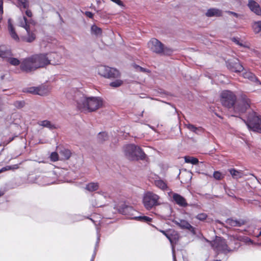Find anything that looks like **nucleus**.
Returning <instances> with one entry per match:
<instances>
[{
	"label": "nucleus",
	"instance_id": "nucleus-1",
	"mask_svg": "<svg viewBox=\"0 0 261 261\" xmlns=\"http://www.w3.org/2000/svg\"><path fill=\"white\" fill-rule=\"evenodd\" d=\"M220 100L223 106L232 109L235 113L239 115L245 113L251 105V100L245 93H240L238 99L235 93L230 90L222 91Z\"/></svg>",
	"mask_w": 261,
	"mask_h": 261
},
{
	"label": "nucleus",
	"instance_id": "nucleus-2",
	"mask_svg": "<svg viewBox=\"0 0 261 261\" xmlns=\"http://www.w3.org/2000/svg\"><path fill=\"white\" fill-rule=\"evenodd\" d=\"M74 100L76 102L77 108L81 111L88 110L93 112L102 107L103 100L100 97H87L79 91L74 93Z\"/></svg>",
	"mask_w": 261,
	"mask_h": 261
},
{
	"label": "nucleus",
	"instance_id": "nucleus-3",
	"mask_svg": "<svg viewBox=\"0 0 261 261\" xmlns=\"http://www.w3.org/2000/svg\"><path fill=\"white\" fill-rule=\"evenodd\" d=\"M123 151L125 156L130 161L144 160L146 155L139 146L134 144H128L124 146Z\"/></svg>",
	"mask_w": 261,
	"mask_h": 261
},
{
	"label": "nucleus",
	"instance_id": "nucleus-4",
	"mask_svg": "<svg viewBox=\"0 0 261 261\" xmlns=\"http://www.w3.org/2000/svg\"><path fill=\"white\" fill-rule=\"evenodd\" d=\"M244 121L250 130L261 133V116L256 112H249Z\"/></svg>",
	"mask_w": 261,
	"mask_h": 261
},
{
	"label": "nucleus",
	"instance_id": "nucleus-5",
	"mask_svg": "<svg viewBox=\"0 0 261 261\" xmlns=\"http://www.w3.org/2000/svg\"><path fill=\"white\" fill-rule=\"evenodd\" d=\"M142 202L147 210H151L161 204V197L153 192L147 191L143 195Z\"/></svg>",
	"mask_w": 261,
	"mask_h": 261
},
{
	"label": "nucleus",
	"instance_id": "nucleus-6",
	"mask_svg": "<svg viewBox=\"0 0 261 261\" xmlns=\"http://www.w3.org/2000/svg\"><path fill=\"white\" fill-rule=\"evenodd\" d=\"M148 45L153 52L158 54L170 55L173 52L172 49L165 47L164 44L155 38L151 39L148 43Z\"/></svg>",
	"mask_w": 261,
	"mask_h": 261
},
{
	"label": "nucleus",
	"instance_id": "nucleus-7",
	"mask_svg": "<svg viewBox=\"0 0 261 261\" xmlns=\"http://www.w3.org/2000/svg\"><path fill=\"white\" fill-rule=\"evenodd\" d=\"M210 242L213 250L218 254L227 253L231 251L227 244L225 239L222 237L216 236L215 239Z\"/></svg>",
	"mask_w": 261,
	"mask_h": 261
},
{
	"label": "nucleus",
	"instance_id": "nucleus-8",
	"mask_svg": "<svg viewBox=\"0 0 261 261\" xmlns=\"http://www.w3.org/2000/svg\"><path fill=\"white\" fill-rule=\"evenodd\" d=\"M36 69L45 67L49 65V61L46 54H35L32 56Z\"/></svg>",
	"mask_w": 261,
	"mask_h": 261
},
{
	"label": "nucleus",
	"instance_id": "nucleus-9",
	"mask_svg": "<svg viewBox=\"0 0 261 261\" xmlns=\"http://www.w3.org/2000/svg\"><path fill=\"white\" fill-rule=\"evenodd\" d=\"M21 71L29 73L36 70L32 56L23 59L20 65Z\"/></svg>",
	"mask_w": 261,
	"mask_h": 261
},
{
	"label": "nucleus",
	"instance_id": "nucleus-10",
	"mask_svg": "<svg viewBox=\"0 0 261 261\" xmlns=\"http://www.w3.org/2000/svg\"><path fill=\"white\" fill-rule=\"evenodd\" d=\"M23 92L31 93L33 94L43 96L48 93L47 88L44 85H41L38 87H31L24 89Z\"/></svg>",
	"mask_w": 261,
	"mask_h": 261
},
{
	"label": "nucleus",
	"instance_id": "nucleus-11",
	"mask_svg": "<svg viewBox=\"0 0 261 261\" xmlns=\"http://www.w3.org/2000/svg\"><path fill=\"white\" fill-rule=\"evenodd\" d=\"M227 67L230 71L235 72H241L244 70L243 66L238 59L228 60L227 62Z\"/></svg>",
	"mask_w": 261,
	"mask_h": 261
},
{
	"label": "nucleus",
	"instance_id": "nucleus-12",
	"mask_svg": "<svg viewBox=\"0 0 261 261\" xmlns=\"http://www.w3.org/2000/svg\"><path fill=\"white\" fill-rule=\"evenodd\" d=\"M174 223L180 228L189 230L195 233V228L193 227L187 221L182 219L175 220Z\"/></svg>",
	"mask_w": 261,
	"mask_h": 261
},
{
	"label": "nucleus",
	"instance_id": "nucleus-13",
	"mask_svg": "<svg viewBox=\"0 0 261 261\" xmlns=\"http://www.w3.org/2000/svg\"><path fill=\"white\" fill-rule=\"evenodd\" d=\"M226 223L231 227H241L246 224L247 221L245 219H234L232 218H228L225 221Z\"/></svg>",
	"mask_w": 261,
	"mask_h": 261
},
{
	"label": "nucleus",
	"instance_id": "nucleus-14",
	"mask_svg": "<svg viewBox=\"0 0 261 261\" xmlns=\"http://www.w3.org/2000/svg\"><path fill=\"white\" fill-rule=\"evenodd\" d=\"M172 198L174 202L181 207H185L188 205L186 199L179 194L173 193Z\"/></svg>",
	"mask_w": 261,
	"mask_h": 261
},
{
	"label": "nucleus",
	"instance_id": "nucleus-15",
	"mask_svg": "<svg viewBox=\"0 0 261 261\" xmlns=\"http://www.w3.org/2000/svg\"><path fill=\"white\" fill-rule=\"evenodd\" d=\"M8 30L11 38L16 42H19L20 38L15 31L11 18L8 20Z\"/></svg>",
	"mask_w": 261,
	"mask_h": 261
},
{
	"label": "nucleus",
	"instance_id": "nucleus-16",
	"mask_svg": "<svg viewBox=\"0 0 261 261\" xmlns=\"http://www.w3.org/2000/svg\"><path fill=\"white\" fill-rule=\"evenodd\" d=\"M26 31L27 35L26 36H21V40L29 43L33 42L36 38L34 31H31L30 28L29 29V30H27Z\"/></svg>",
	"mask_w": 261,
	"mask_h": 261
},
{
	"label": "nucleus",
	"instance_id": "nucleus-17",
	"mask_svg": "<svg viewBox=\"0 0 261 261\" xmlns=\"http://www.w3.org/2000/svg\"><path fill=\"white\" fill-rule=\"evenodd\" d=\"M248 6L250 9L257 15H261V9L259 5L253 0H249Z\"/></svg>",
	"mask_w": 261,
	"mask_h": 261
},
{
	"label": "nucleus",
	"instance_id": "nucleus-18",
	"mask_svg": "<svg viewBox=\"0 0 261 261\" xmlns=\"http://www.w3.org/2000/svg\"><path fill=\"white\" fill-rule=\"evenodd\" d=\"M46 54L47 55V58L48 59V60H50L49 64H58L60 56L57 53H50Z\"/></svg>",
	"mask_w": 261,
	"mask_h": 261
},
{
	"label": "nucleus",
	"instance_id": "nucleus-19",
	"mask_svg": "<svg viewBox=\"0 0 261 261\" xmlns=\"http://www.w3.org/2000/svg\"><path fill=\"white\" fill-rule=\"evenodd\" d=\"M107 75L106 78L116 79L120 76V74L119 71L116 69L109 67Z\"/></svg>",
	"mask_w": 261,
	"mask_h": 261
},
{
	"label": "nucleus",
	"instance_id": "nucleus-20",
	"mask_svg": "<svg viewBox=\"0 0 261 261\" xmlns=\"http://www.w3.org/2000/svg\"><path fill=\"white\" fill-rule=\"evenodd\" d=\"M228 171L234 179L241 178L244 175V172L242 170H237L234 168H231L229 169Z\"/></svg>",
	"mask_w": 261,
	"mask_h": 261
},
{
	"label": "nucleus",
	"instance_id": "nucleus-21",
	"mask_svg": "<svg viewBox=\"0 0 261 261\" xmlns=\"http://www.w3.org/2000/svg\"><path fill=\"white\" fill-rule=\"evenodd\" d=\"M205 15L207 17L220 16L222 15V12L220 10L215 8H211L208 9Z\"/></svg>",
	"mask_w": 261,
	"mask_h": 261
},
{
	"label": "nucleus",
	"instance_id": "nucleus-22",
	"mask_svg": "<svg viewBox=\"0 0 261 261\" xmlns=\"http://www.w3.org/2000/svg\"><path fill=\"white\" fill-rule=\"evenodd\" d=\"M133 211V208L132 206L126 205L124 204L120 206L119 208V212L125 215H129Z\"/></svg>",
	"mask_w": 261,
	"mask_h": 261
},
{
	"label": "nucleus",
	"instance_id": "nucleus-23",
	"mask_svg": "<svg viewBox=\"0 0 261 261\" xmlns=\"http://www.w3.org/2000/svg\"><path fill=\"white\" fill-rule=\"evenodd\" d=\"M99 187V185L98 182H91L86 185L85 189L92 192L97 191Z\"/></svg>",
	"mask_w": 261,
	"mask_h": 261
},
{
	"label": "nucleus",
	"instance_id": "nucleus-24",
	"mask_svg": "<svg viewBox=\"0 0 261 261\" xmlns=\"http://www.w3.org/2000/svg\"><path fill=\"white\" fill-rule=\"evenodd\" d=\"M187 127L190 130L196 134H199L200 133H203L204 132V129L202 127H196L192 124H187Z\"/></svg>",
	"mask_w": 261,
	"mask_h": 261
},
{
	"label": "nucleus",
	"instance_id": "nucleus-25",
	"mask_svg": "<svg viewBox=\"0 0 261 261\" xmlns=\"http://www.w3.org/2000/svg\"><path fill=\"white\" fill-rule=\"evenodd\" d=\"M19 26L25 29V30H28L30 28V23L28 19L25 16L19 18Z\"/></svg>",
	"mask_w": 261,
	"mask_h": 261
},
{
	"label": "nucleus",
	"instance_id": "nucleus-26",
	"mask_svg": "<svg viewBox=\"0 0 261 261\" xmlns=\"http://www.w3.org/2000/svg\"><path fill=\"white\" fill-rule=\"evenodd\" d=\"M154 184L158 188L163 191L167 190L168 189L166 182L162 179L155 180Z\"/></svg>",
	"mask_w": 261,
	"mask_h": 261
},
{
	"label": "nucleus",
	"instance_id": "nucleus-27",
	"mask_svg": "<svg viewBox=\"0 0 261 261\" xmlns=\"http://www.w3.org/2000/svg\"><path fill=\"white\" fill-rule=\"evenodd\" d=\"M12 53L10 49L3 50L0 47V57L3 59H6L7 60L9 57L12 56Z\"/></svg>",
	"mask_w": 261,
	"mask_h": 261
},
{
	"label": "nucleus",
	"instance_id": "nucleus-28",
	"mask_svg": "<svg viewBox=\"0 0 261 261\" xmlns=\"http://www.w3.org/2000/svg\"><path fill=\"white\" fill-rule=\"evenodd\" d=\"M109 67L106 66H100L98 68V73L99 75L105 77L108 75Z\"/></svg>",
	"mask_w": 261,
	"mask_h": 261
},
{
	"label": "nucleus",
	"instance_id": "nucleus-29",
	"mask_svg": "<svg viewBox=\"0 0 261 261\" xmlns=\"http://www.w3.org/2000/svg\"><path fill=\"white\" fill-rule=\"evenodd\" d=\"M38 124L40 126H43V127H47L49 129H55L56 128V126H55V125L51 124V123L48 121V120H43V121H40L39 122H38Z\"/></svg>",
	"mask_w": 261,
	"mask_h": 261
},
{
	"label": "nucleus",
	"instance_id": "nucleus-30",
	"mask_svg": "<svg viewBox=\"0 0 261 261\" xmlns=\"http://www.w3.org/2000/svg\"><path fill=\"white\" fill-rule=\"evenodd\" d=\"M243 76L245 79H248L251 81L255 82L257 81V79L255 74L250 71H246L243 73Z\"/></svg>",
	"mask_w": 261,
	"mask_h": 261
},
{
	"label": "nucleus",
	"instance_id": "nucleus-31",
	"mask_svg": "<svg viewBox=\"0 0 261 261\" xmlns=\"http://www.w3.org/2000/svg\"><path fill=\"white\" fill-rule=\"evenodd\" d=\"M184 159L186 163H191L193 165H196L199 162L198 159L193 156H185Z\"/></svg>",
	"mask_w": 261,
	"mask_h": 261
},
{
	"label": "nucleus",
	"instance_id": "nucleus-32",
	"mask_svg": "<svg viewBox=\"0 0 261 261\" xmlns=\"http://www.w3.org/2000/svg\"><path fill=\"white\" fill-rule=\"evenodd\" d=\"M98 141L99 143H103L104 141L108 139V134L106 132H101L98 134Z\"/></svg>",
	"mask_w": 261,
	"mask_h": 261
},
{
	"label": "nucleus",
	"instance_id": "nucleus-33",
	"mask_svg": "<svg viewBox=\"0 0 261 261\" xmlns=\"http://www.w3.org/2000/svg\"><path fill=\"white\" fill-rule=\"evenodd\" d=\"M61 155L63 156V159L65 160H68L71 154V151L69 149H64L60 151Z\"/></svg>",
	"mask_w": 261,
	"mask_h": 261
},
{
	"label": "nucleus",
	"instance_id": "nucleus-34",
	"mask_svg": "<svg viewBox=\"0 0 261 261\" xmlns=\"http://www.w3.org/2000/svg\"><path fill=\"white\" fill-rule=\"evenodd\" d=\"M252 28L255 33L261 32V21L254 22L252 25Z\"/></svg>",
	"mask_w": 261,
	"mask_h": 261
},
{
	"label": "nucleus",
	"instance_id": "nucleus-35",
	"mask_svg": "<svg viewBox=\"0 0 261 261\" xmlns=\"http://www.w3.org/2000/svg\"><path fill=\"white\" fill-rule=\"evenodd\" d=\"M11 65L13 66H17L19 64H21V62L20 61L15 58H12L11 57H9L7 60Z\"/></svg>",
	"mask_w": 261,
	"mask_h": 261
},
{
	"label": "nucleus",
	"instance_id": "nucleus-36",
	"mask_svg": "<svg viewBox=\"0 0 261 261\" xmlns=\"http://www.w3.org/2000/svg\"><path fill=\"white\" fill-rule=\"evenodd\" d=\"M91 32L95 35H100L102 34V29L94 24L91 27Z\"/></svg>",
	"mask_w": 261,
	"mask_h": 261
},
{
	"label": "nucleus",
	"instance_id": "nucleus-37",
	"mask_svg": "<svg viewBox=\"0 0 261 261\" xmlns=\"http://www.w3.org/2000/svg\"><path fill=\"white\" fill-rule=\"evenodd\" d=\"M123 84V81L120 80H117L115 81H113L110 84V86L111 87L114 88H117L121 86Z\"/></svg>",
	"mask_w": 261,
	"mask_h": 261
},
{
	"label": "nucleus",
	"instance_id": "nucleus-38",
	"mask_svg": "<svg viewBox=\"0 0 261 261\" xmlns=\"http://www.w3.org/2000/svg\"><path fill=\"white\" fill-rule=\"evenodd\" d=\"M18 4L24 9H28L29 7V0H17Z\"/></svg>",
	"mask_w": 261,
	"mask_h": 261
},
{
	"label": "nucleus",
	"instance_id": "nucleus-39",
	"mask_svg": "<svg viewBox=\"0 0 261 261\" xmlns=\"http://www.w3.org/2000/svg\"><path fill=\"white\" fill-rule=\"evenodd\" d=\"M137 220H139V221H142V222H150L152 221V218L149 217H147V216H139V217H136V218Z\"/></svg>",
	"mask_w": 261,
	"mask_h": 261
},
{
	"label": "nucleus",
	"instance_id": "nucleus-40",
	"mask_svg": "<svg viewBox=\"0 0 261 261\" xmlns=\"http://www.w3.org/2000/svg\"><path fill=\"white\" fill-rule=\"evenodd\" d=\"M159 231L165 236L171 243H173L172 238H173L174 235L172 233H167L166 231L163 230H159Z\"/></svg>",
	"mask_w": 261,
	"mask_h": 261
},
{
	"label": "nucleus",
	"instance_id": "nucleus-41",
	"mask_svg": "<svg viewBox=\"0 0 261 261\" xmlns=\"http://www.w3.org/2000/svg\"><path fill=\"white\" fill-rule=\"evenodd\" d=\"M214 177L217 180H221L224 177V175H223L219 171H215L213 174Z\"/></svg>",
	"mask_w": 261,
	"mask_h": 261
},
{
	"label": "nucleus",
	"instance_id": "nucleus-42",
	"mask_svg": "<svg viewBox=\"0 0 261 261\" xmlns=\"http://www.w3.org/2000/svg\"><path fill=\"white\" fill-rule=\"evenodd\" d=\"M207 218V215L206 213H202L198 214L196 216V218L200 221H203Z\"/></svg>",
	"mask_w": 261,
	"mask_h": 261
},
{
	"label": "nucleus",
	"instance_id": "nucleus-43",
	"mask_svg": "<svg viewBox=\"0 0 261 261\" xmlns=\"http://www.w3.org/2000/svg\"><path fill=\"white\" fill-rule=\"evenodd\" d=\"M50 160L53 162H56L59 160V155L57 152H53L50 155Z\"/></svg>",
	"mask_w": 261,
	"mask_h": 261
},
{
	"label": "nucleus",
	"instance_id": "nucleus-44",
	"mask_svg": "<svg viewBox=\"0 0 261 261\" xmlns=\"http://www.w3.org/2000/svg\"><path fill=\"white\" fill-rule=\"evenodd\" d=\"M134 67L137 70H139L141 72H149V70H148L146 68H144L139 65H135Z\"/></svg>",
	"mask_w": 261,
	"mask_h": 261
},
{
	"label": "nucleus",
	"instance_id": "nucleus-45",
	"mask_svg": "<svg viewBox=\"0 0 261 261\" xmlns=\"http://www.w3.org/2000/svg\"><path fill=\"white\" fill-rule=\"evenodd\" d=\"M3 1L0 0V22L3 19Z\"/></svg>",
	"mask_w": 261,
	"mask_h": 261
},
{
	"label": "nucleus",
	"instance_id": "nucleus-46",
	"mask_svg": "<svg viewBox=\"0 0 261 261\" xmlns=\"http://www.w3.org/2000/svg\"><path fill=\"white\" fill-rule=\"evenodd\" d=\"M25 102L23 101H16L15 103V106L17 108H21L24 106Z\"/></svg>",
	"mask_w": 261,
	"mask_h": 261
},
{
	"label": "nucleus",
	"instance_id": "nucleus-47",
	"mask_svg": "<svg viewBox=\"0 0 261 261\" xmlns=\"http://www.w3.org/2000/svg\"><path fill=\"white\" fill-rule=\"evenodd\" d=\"M16 137H17V136H15L14 137H10L9 138V139L8 140H5L3 142V144H4V145H8V144H9L11 142H12L13 140H14V139L16 138Z\"/></svg>",
	"mask_w": 261,
	"mask_h": 261
},
{
	"label": "nucleus",
	"instance_id": "nucleus-48",
	"mask_svg": "<svg viewBox=\"0 0 261 261\" xmlns=\"http://www.w3.org/2000/svg\"><path fill=\"white\" fill-rule=\"evenodd\" d=\"M85 15L90 18H93V14L90 11H86L85 13Z\"/></svg>",
	"mask_w": 261,
	"mask_h": 261
},
{
	"label": "nucleus",
	"instance_id": "nucleus-49",
	"mask_svg": "<svg viewBox=\"0 0 261 261\" xmlns=\"http://www.w3.org/2000/svg\"><path fill=\"white\" fill-rule=\"evenodd\" d=\"M25 13L26 15L29 17H32V16H33V14L31 10L28 9V8L27 9Z\"/></svg>",
	"mask_w": 261,
	"mask_h": 261
},
{
	"label": "nucleus",
	"instance_id": "nucleus-50",
	"mask_svg": "<svg viewBox=\"0 0 261 261\" xmlns=\"http://www.w3.org/2000/svg\"><path fill=\"white\" fill-rule=\"evenodd\" d=\"M232 41H233L234 43H236L238 45H239L240 46H243V45L242 44V43H240L239 42V40H238V38H233L232 39Z\"/></svg>",
	"mask_w": 261,
	"mask_h": 261
},
{
	"label": "nucleus",
	"instance_id": "nucleus-51",
	"mask_svg": "<svg viewBox=\"0 0 261 261\" xmlns=\"http://www.w3.org/2000/svg\"><path fill=\"white\" fill-rule=\"evenodd\" d=\"M9 170H11L10 166H7L2 168L1 170H0V172L6 171Z\"/></svg>",
	"mask_w": 261,
	"mask_h": 261
},
{
	"label": "nucleus",
	"instance_id": "nucleus-52",
	"mask_svg": "<svg viewBox=\"0 0 261 261\" xmlns=\"http://www.w3.org/2000/svg\"><path fill=\"white\" fill-rule=\"evenodd\" d=\"M11 170H15L19 168V166L18 164H15L12 166H10Z\"/></svg>",
	"mask_w": 261,
	"mask_h": 261
},
{
	"label": "nucleus",
	"instance_id": "nucleus-53",
	"mask_svg": "<svg viewBox=\"0 0 261 261\" xmlns=\"http://www.w3.org/2000/svg\"><path fill=\"white\" fill-rule=\"evenodd\" d=\"M112 2L115 3L116 4H118V5H122V3L120 0H111Z\"/></svg>",
	"mask_w": 261,
	"mask_h": 261
},
{
	"label": "nucleus",
	"instance_id": "nucleus-54",
	"mask_svg": "<svg viewBox=\"0 0 261 261\" xmlns=\"http://www.w3.org/2000/svg\"><path fill=\"white\" fill-rule=\"evenodd\" d=\"M228 13L232 14L233 16H234L236 17H238L239 14L236 12H232V11H228Z\"/></svg>",
	"mask_w": 261,
	"mask_h": 261
},
{
	"label": "nucleus",
	"instance_id": "nucleus-55",
	"mask_svg": "<svg viewBox=\"0 0 261 261\" xmlns=\"http://www.w3.org/2000/svg\"><path fill=\"white\" fill-rule=\"evenodd\" d=\"M218 222L221 224H223V223L221 222H220V221H218Z\"/></svg>",
	"mask_w": 261,
	"mask_h": 261
},
{
	"label": "nucleus",
	"instance_id": "nucleus-56",
	"mask_svg": "<svg viewBox=\"0 0 261 261\" xmlns=\"http://www.w3.org/2000/svg\"><path fill=\"white\" fill-rule=\"evenodd\" d=\"M230 238H233V239H235L236 238H235V237H234V236H231V237H230Z\"/></svg>",
	"mask_w": 261,
	"mask_h": 261
},
{
	"label": "nucleus",
	"instance_id": "nucleus-57",
	"mask_svg": "<svg viewBox=\"0 0 261 261\" xmlns=\"http://www.w3.org/2000/svg\"><path fill=\"white\" fill-rule=\"evenodd\" d=\"M3 195V194L0 193V196H1Z\"/></svg>",
	"mask_w": 261,
	"mask_h": 261
},
{
	"label": "nucleus",
	"instance_id": "nucleus-58",
	"mask_svg": "<svg viewBox=\"0 0 261 261\" xmlns=\"http://www.w3.org/2000/svg\"><path fill=\"white\" fill-rule=\"evenodd\" d=\"M215 261H221L220 260H216Z\"/></svg>",
	"mask_w": 261,
	"mask_h": 261
}]
</instances>
